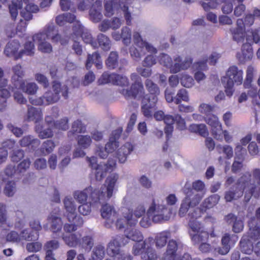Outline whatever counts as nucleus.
<instances>
[{
	"label": "nucleus",
	"instance_id": "obj_15",
	"mask_svg": "<svg viewBox=\"0 0 260 260\" xmlns=\"http://www.w3.org/2000/svg\"><path fill=\"white\" fill-rule=\"evenodd\" d=\"M173 63L171 69V73L176 74L182 70H187L191 66L192 60L190 57H186L182 59L179 55H176L173 58Z\"/></svg>",
	"mask_w": 260,
	"mask_h": 260
},
{
	"label": "nucleus",
	"instance_id": "obj_13",
	"mask_svg": "<svg viewBox=\"0 0 260 260\" xmlns=\"http://www.w3.org/2000/svg\"><path fill=\"white\" fill-rule=\"evenodd\" d=\"M102 217L106 220L105 226L107 228H110L117 218V213L114 207L110 204L103 205L101 209Z\"/></svg>",
	"mask_w": 260,
	"mask_h": 260
},
{
	"label": "nucleus",
	"instance_id": "obj_24",
	"mask_svg": "<svg viewBox=\"0 0 260 260\" xmlns=\"http://www.w3.org/2000/svg\"><path fill=\"white\" fill-rule=\"evenodd\" d=\"M43 119V114L41 110L32 106L28 107L26 115L27 121H32L37 124Z\"/></svg>",
	"mask_w": 260,
	"mask_h": 260
},
{
	"label": "nucleus",
	"instance_id": "obj_47",
	"mask_svg": "<svg viewBox=\"0 0 260 260\" xmlns=\"http://www.w3.org/2000/svg\"><path fill=\"white\" fill-rule=\"evenodd\" d=\"M118 55L117 52H111L106 60V65L110 69H115L118 65Z\"/></svg>",
	"mask_w": 260,
	"mask_h": 260
},
{
	"label": "nucleus",
	"instance_id": "obj_32",
	"mask_svg": "<svg viewBox=\"0 0 260 260\" xmlns=\"http://www.w3.org/2000/svg\"><path fill=\"white\" fill-rule=\"evenodd\" d=\"M19 144L22 147L31 146L32 149H36L40 144V141L31 135L23 137L20 141Z\"/></svg>",
	"mask_w": 260,
	"mask_h": 260
},
{
	"label": "nucleus",
	"instance_id": "obj_29",
	"mask_svg": "<svg viewBox=\"0 0 260 260\" xmlns=\"http://www.w3.org/2000/svg\"><path fill=\"white\" fill-rule=\"evenodd\" d=\"M20 47V43L17 40L10 41L6 46L4 53L7 56H14L16 59V56H18L17 52Z\"/></svg>",
	"mask_w": 260,
	"mask_h": 260
},
{
	"label": "nucleus",
	"instance_id": "obj_22",
	"mask_svg": "<svg viewBox=\"0 0 260 260\" xmlns=\"http://www.w3.org/2000/svg\"><path fill=\"white\" fill-rule=\"evenodd\" d=\"M63 203L66 210L64 216L68 221L72 220L73 217H74V213H76V205L73 199L70 197H66L64 199Z\"/></svg>",
	"mask_w": 260,
	"mask_h": 260
},
{
	"label": "nucleus",
	"instance_id": "obj_45",
	"mask_svg": "<svg viewBox=\"0 0 260 260\" xmlns=\"http://www.w3.org/2000/svg\"><path fill=\"white\" fill-rule=\"evenodd\" d=\"M230 237L229 234H225L221 239L222 247L218 248V252L222 255L227 254L231 248Z\"/></svg>",
	"mask_w": 260,
	"mask_h": 260
},
{
	"label": "nucleus",
	"instance_id": "obj_64",
	"mask_svg": "<svg viewBox=\"0 0 260 260\" xmlns=\"http://www.w3.org/2000/svg\"><path fill=\"white\" fill-rule=\"evenodd\" d=\"M119 146V142L116 138H110L109 142L105 145V149L109 153L113 152Z\"/></svg>",
	"mask_w": 260,
	"mask_h": 260
},
{
	"label": "nucleus",
	"instance_id": "obj_63",
	"mask_svg": "<svg viewBox=\"0 0 260 260\" xmlns=\"http://www.w3.org/2000/svg\"><path fill=\"white\" fill-rule=\"evenodd\" d=\"M181 85L186 88H190L194 85V80L192 77L187 74H182L180 79Z\"/></svg>",
	"mask_w": 260,
	"mask_h": 260
},
{
	"label": "nucleus",
	"instance_id": "obj_49",
	"mask_svg": "<svg viewBox=\"0 0 260 260\" xmlns=\"http://www.w3.org/2000/svg\"><path fill=\"white\" fill-rule=\"evenodd\" d=\"M252 36L246 37V42L252 45L253 43L260 44V27L252 30Z\"/></svg>",
	"mask_w": 260,
	"mask_h": 260
},
{
	"label": "nucleus",
	"instance_id": "obj_33",
	"mask_svg": "<svg viewBox=\"0 0 260 260\" xmlns=\"http://www.w3.org/2000/svg\"><path fill=\"white\" fill-rule=\"evenodd\" d=\"M52 128L53 127L48 126L47 127L44 128L42 125L38 123L36 125L35 131L38 134L39 137L41 139H44L52 138L53 136Z\"/></svg>",
	"mask_w": 260,
	"mask_h": 260
},
{
	"label": "nucleus",
	"instance_id": "obj_55",
	"mask_svg": "<svg viewBox=\"0 0 260 260\" xmlns=\"http://www.w3.org/2000/svg\"><path fill=\"white\" fill-rule=\"evenodd\" d=\"M255 70L252 66H249L246 70V78L244 82V86L245 88H249L253 81V77Z\"/></svg>",
	"mask_w": 260,
	"mask_h": 260
},
{
	"label": "nucleus",
	"instance_id": "obj_36",
	"mask_svg": "<svg viewBox=\"0 0 260 260\" xmlns=\"http://www.w3.org/2000/svg\"><path fill=\"white\" fill-rule=\"evenodd\" d=\"M101 56L99 53L95 52L92 54H88L87 59L86 63V67L87 70L89 69L92 64L94 63L98 69L102 68V62L99 60Z\"/></svg>",
	"mask_w": 260,
	"mask_h": 260
},
{
	"label": "nucleus",
	"instance_id": "obj_18",
	"mask_svg": "<svg viewBox=\"0 0 260 260\" xmlns=\"http://www.w3.org/2000/svg\"><path fill=\"white\" fill-rule=\"evenodd\" d=\"M115 165L113 160H108L106 164L100 163L93 169L95 170V178L97 180L101 181L106 175L107 173L111 171Z\"/></svg>",
	"mask_w": 260,
	"mask_h": 260
},
{
	"label": "nucleus",
	"instance_id": "obj_3",
	"mask_svg": "<svg viewBox=\"0 0 260 260\" xmlns=\"http://www.w3.org/2000/svg\"><path fill=\"white\" fill-rule=\"evenodd\" d=\"M205 184L201 180L192 182L191 187L184 190L185 197L182 200L178 215L182 217L185 216L189 209L198 206L206 192Z\"/></svg>",
	"mask_w": 260,
	"mask_h": 260
},
{
	"label": "nucleus",
	"instance_id": "obj_14",
	"mask_svg": "<svg viewBox=\"0 0 260 260\" xmlns=\"http://www.w3.org/2000/svg\"><path fill=\"white\" fill-rule=\"evenodd\" d=\"M101 83L102 84L111 83L121 86H126L129 84L126 77L114 73L110 75L107 73L103 74L101 79Z\"/></svg>",
	"mask_w": 260,
	"mask_h": 260
},
{
	"label": "nucleus",
	"instance_id": "obj_43",
	"mask_svg": "<svg viewBox=\"0 0 260 260\" xmlns=\"http://www.w3.org/2000/svg\"><path fill=\"white\" fill-rule=\"evenodd\" d=\"M99 45L104 51H108L111 48V41L109 38L103 34H100L97 36Z\"/></svg>",
	"mask_w": 260,
	"mask_h": 260
},
{
	"label": "nucleus",
	"instance_id": "obj_8",
	"mask_svg": "<svg viewBox=\"0 0 260 260\" xmlns=\"http://www.w3.org/2000/svg\"><path fill=\"white\" fill-rule=\"evenodd\" d=\"M243 71L236 66L230 67L222 79V82H228L229 86L241 85L243 83Z\"/></svg>",
	"mask_w": 260,
	"mask_h": 260
},
{
	"label": "nucleus",
	"instance_id": "obj_62",
	"mask_svg": "<svg viewBox=\"0 0 260 260\" xmlns=\"http://www.w3.org/2000/svg\"><path fill=\"white\" fill-rule=\"evenodd\" d=\"M206 2L202 4L204 9L207 11L212 9L216 8L222 2V0H205Z\"/></svg>",
	"mask_w": 260,
	"mask_h": 260
},
{
	"label": "nucleus",
	"instance_id": "obj_23",
	"mask_svg": "<svg viewBox=\"0 0 260 260\" xmlns=\"http://www.w3.org/2000/svg\"><path fill=\"white\" fill-rule=\"evenodd\" d=\"M134 43L139 48H145V49L151 53H155L157 50L151 44L143 41L141 36L138 32H135L133 35Z\"/></svg>",
	"mask_w": 260,
	"mask_h": 260
},
{
	"label": "nucleus",
	"instance_id": "obj_42",
	"mask_svg": "<svg viewBox=\"0 0 260 260\" xmlns=\"http://www.w3.org/2000/svg\"><path fill=\"white\" fill-rule=\"evenodd\" d=\"M39 233L37 232L30 231L29 229H24L20 233L21 240L27 241H32L37 240L39 238Z\"/></svg>",
	"mask_w": 260,
	"mask_h": 260
},
{
	"label": "nucleus",
	"instance_id": "obj_1",
	"mask_svg": "<svg viewBox=\"0 0 260 260\" xmlns=\"http://www.w3.org/2000/svg\"><path fill=\"white\" fill-rule=\"evenodd\" d=\"M251 174L246 173L240 177L235 184L230 187V189L224 193V198L226 202H230L241 198L244 190L245 189L244 197L245 201L248 202L252 196L255 198L260 195V187L257 186L251 183Z\"/></svg>",
	"mask_w": 260,
	"mask_h": 260
},
{
	"label": "nucleus",
	"instance_id": "obj_30",
	"mask_svg": "<svg viewBox=\"0 0 260 260\" xmlns=\"http://www.w3.org/2000/svg\"><path fill=\"white\" fill-rule=\"evenodd\" d=\"M52 89L53 92L60 98V94L67 99L68 98L69 88L66 85H62L57 81H54L52 83Z\"/></svg>",
	"mask_w": 260,
	"mask_h": 260
},
{
	"label": "nucleus",
	"instance_id": "obj_16",
	"mask_svg": "<svg viewBox=\"0 0 260 260\" xmlns=\"http://www.w3.org/2000/svg\"><path fill=\"white\" fill-rule=\"evenodd\" d=\"M46 35L42 32L34 35L32 37L33 42L38 45L39 51L43 53H50L52 51V47L50 43L47 42Z\"/></svg>",
	"mask_w": 260,
	"mask_h": 260
},
{
	"label": "nucleus",
	"instance_id": "obj_4",
	"mask_svg": "<svg viewBox=\"0 0 260 260\" xmlns=\"http://www.w3.org/2000/svg\"><path fill=\"white\" fill-rule=\"evenodd\" d=\"M172 213V208L168 209L167 206L164 204V199L160 196H155L152 199L146 213L140 222L141 226L147 228L153 222L158 223L164 220H168Z\"/></svg>",
	"mask_w": 260,
	"mask_h": 260
},
{
	"label": "nucleus",
	"instance_id": "obj_52",
	"mask_svg": "<svg viewBox=\"0 0 260 260\" xmlns=\"http://www.w3.org/2000/svg\"><path fill=\"white\" fill-rule=\"evenodd\" d=\"M158 58L159 63L169 68L171 72V69L173 63L172 58L167 54L161 53L159 55Z\"/></svg>",
	"mask_w": 260,
	"mask_h": 260
},
{
	"label": "nucleus",
	"instance_id": "obj_35",
	"mask_svg": "<svg viewBox=\"0 0 260 260\" xmlns=\"http://www.w3.org/2000/svg\"><path fill=\"white\" fill-rule=\"evenodd\" d=\"M241 251L245 254H250L253 251V246L251 240L247 236H244L240 242Z\"/></svg>",
	"mask_w": 260,
	"mask_h": 260
},
{
	"label": "nucleus",
	"instance_id": "obj_58",
	"mask_svg": "<svg viewBox=\"0 0 260 260\" xmlns=\"http://www.w3.org/2000/svg\"><path fill=\"white\" fill-rule=\"evenodd\" d=\"M54 143L52 140L44 141L41 147V151L44 155L50 153L55 148Z\"/></svg>",
	"mask_w": 260,
	"mask_h": 260
},
{
	"label": "nucleus",
	"instance_id": "obj_48",
	"mask_svg": "<svg viewBox=\"0 0 260 260\" xmlns=\"http://www.w3.org/2000/svg\"><path fill=\"white\" fill-rule=\"evenodd\" d=\"M105 254V247L102 245H98L92 250L91 259L93 260H102L104 258Z\"/></svg>",
	"mask_w": 260,
	"mask_h": 260
},
{
	"label": "nucleus",
	"instance_id": "obj_61",
	"mask_svg": "<svg viewBox=\"0 0 260 260\" xmlns=\"http://www.w3.org/2000/svg\"><path fill=\"white\" fill-rule=\"evenodd\" d=\"M81 36L85 43L90 44L93 48L98 47V43L94 41L91 35L88 31L86 30L83 32Z\"/></svg>",
	"mask_w": 260,
	"mask_h": 260
},
{
	"label": "nucleus",
	"instance_id": "obj_50",
	"mask_svg": "<svg viewBox=\"0 0 260 260\" xmlns=\"http://www.w3.org/2000/svg\"><path fill=\"white\" fill-rule=\"evenodd\" d=\"M169 236V234L166 232L157 234L155 239L156 247L158 248L164 247L167 243Z\"/></svg>",
	"mask_w": 260,
	"mask_h": 260
},
{
	"label": "nucleus",
	"instance_id": "obj_54",
	"mask_svg": "<svg viewBox=\"0 0 260 260\" xmlns=\"http://www.w3.org/2000/svg\"><path fill=\"white\" fill-rule=\"evenodd\" d=\"M109 255L113 257L114 260H132L133 257L127 253H125L123 251L120 250H116L114 252L109 253Z\"/></svg>",
	"mask_w": 260,
	"mask_h": 260
},
{
	"label": "nucleus",
	"instance_id": "obj_34",
	"mask_svg": "<svg viewBox=\"0 0 260 260\" xmlns=\"http://www.w3.org/2000/svg\"><path fill=\"white\" fill-rule=\"evenodd\" d=\"M62 239L64 243L70 247H76L79 243L80 237L76 233L63 234Z\"/></svg>",
	"mask_w": 260,
	"mask_h": 260
},
{
	"label": "nucleus",
	"instance_id": "obj_9",
	"mask_svg": "<svg viewBox=\"0 0 260 260\" xmlns=\"http://www.w3.org/2000/svg\"><path fill=\"white\" fill-rule=\"evenodd\" d=\"M158 98L153 95L144 96L141 103V112L147 118H152L154 111L156 110V103Z\"/></svg>",
	"mask_w": 260,
	"mask_h": 260
},
{
	"label": "nucleus",
	"instance_id": "obj_25",
	"mask_svg": "<svg viewBox=\"0 0 260 260\" xmlns=\"http://www.w3.org/2000/svg\"><path fill=\"white\" fill-rule=\"evenodd\" d=\"M13 75L11 77V82L13 85L17 88L19 83L23 80L22 78L24 76V72L20 64H16L12 68Z\"/></svg>",
	"mask_w": 260,
	"mask_h": 260
},
{
	"label": "nucleus",
	"instance_id": "obj_12",
	"mask_svg": "<svg viewBox=\"0 0 260 260\" xmlns=\"http://www.w3.org/2000/svg\"><path fill=\"white\" fill-rule=\"evenodd\" d=\"M233 40L238 44H244L246 37V30L244 28L243 19H238L236 21V27L230 29Z\"/></svg>",
	"mask_w": 260,
	"mask_h": 260
},
{
	"label": "nucleus",
	"instance_id": "obj_21",
	"mask_svg": "<svg viewBox=\"0 0 260 260\" xmlns=\"http://www.w3.org/2000/svg\"><path fill=\"white\" fill-rule=\"evenodd\" d=\"M134 146L129 142L125 143L117 151V157L120 163H124L128 155L134 150Z\"/></svg>",
	"mask_w": 260,
	"mask_h": 260
},
{
	"label": "nucleus",
	"instance_id": "obj_59",
	"mask_svg": "<svg viewBox=\"0 0 260 260\" xmlns=\"http://www.w3.org/2000/svg\"><path fill=\"white\" fill-rule=\"evenodd\" d=\"M120 240L121 236H117L109 243L108 245V251L109 253L114 252L116 250H120L119 247L121 246L120 243Z\"/></svg>",
	"mask_w": 260,
	"mask_h": 260
},
{
	"label": "nucleus",
	"instance_id": "obj_26",
	"mask_svg": "<svg viewBox=\"0 0 260 260\" xmlns=\"http://www.w3.org/2000/svg\"><path fill=\"white\" fill-rule=\"evenodd\" d=\"M253 56L251 45L245 43L243 44L241 53H238L237 57L240 62L243 63L252 58Z\"/></svg>",
	"mask_w": 260,
	"mask_h": 260
},
{
	"label": "nucleus",
	"instance_id": "obj_5",
	"mask_svg": "<svg viewBox=\"0 0 260 260\" xmlns=\"http://www.w3.org/2000/svg\"><path fill=\"white\" fill-rule=\"evenodd\" d=\"M188 216L190 218L189 222V234L194 244L206 241L208 238V234L205 230L203 225L197 220V213L193 208L189 209Z\"/></svg>",
	"mask_w": 260,
	"mask_h": 260
},
{
	"label": "nucleus",
	"instance_id": "obj_2",
	"mask_svg": "<svg viewBox=\"0 0 260 260\" xmlns=\"http://www.w3.org/2000/svg\"><path fill=\"white\" fill-rule=\"evenodd\" d=\"M251 174L246 173L240 177L235 184L230 187V189L224 193V198L226 202H230L241 198L244 190L245 189L244 197L245 201L248 202L252 196L255 198L260 195V187L257 186L251 183Z\"/></svg>",
	"mask_w": 260,
	"mask_h": 260
},
{
	"label": "nucleus",
	"instance_id": "obj_27",
	"mask_svg": "<svg viewBox=\"0 0 260 260\" xmlns=\"http://www.w3.org/2000/svg\"><path fill=\"white\" fill-rule=\"evenodd\" d=\"M17 88L29 95L35 94L39 89V87L36 83L28 82L24 80L19 83Z\"/></svg>",
	"mask_w": 260,
	"mask_h": 260
},
{
	"label": "nucleus",
	"instance_id": "obj_28",
	"mask_svg": "<svg viewBox=\"0 0 260 260\" xmlns=\"http://www.w3.org/2000/svg\"><path fill=\"white\" fill-rule=\"evenodd\" d=\"M102 5L100 2H95L89 10V17L93 22H99L103 18L101 13Z\"/></svg>",
	"mask_w": 260,
	"mask_h": 260
},
{
	"label": "nucleus",
	"instance_id": "obj_41",
	"mask_svg": "<svg viewBox=\"0 0 260 260\" xmlns=\"http://www.w3.org/2000/svg\"><path fill=\"white\" fill-rule=\"evenodd\" d=\"M35 53V45L32 42L27 41L25 43L24 49L18 53V56H16V59L22 57L23 55L28 56L34 55Z\"/></svg>",
	"mask_w": 260,
	"mask_h": 260
},
{
	"label": "nucleus",
	"instance_id": "obj_11",
	"mask_svg": "<svg viewBox=\"0 0 260 260\" xmlns=\"http://www.w3.org/2000/svg\"><path fill=\"white\" fill-rule=\"evenodd\" d=\"M120 93L126 98L139 99L145 96V91L141 82L133 83L130 89H122Z\"/></svg>",
	"mask_w": 260,
	"mask_h": 260
},
{
	"label": "nucleus",
	"instance_id": "obj_10",
	"mask_svg": "<svg viewBox=\"0 0 260 260\" xmlns=\"http://www.w3.org/2000/svg\"><path fill=\"white\" fill-rule=\"evenodd\" d=\"M59 96L51 90L46 91L41 97L37 99L30 98L29 101L35 105H49L57 102L59 100Z\"/></svg>",
	"mask_w": 260,
	"mask_h": 260
},
{
	"label": "nucleus",
	"instance_id": "obj_51",
	"mask_svg": "<svg viewBox=\"0 0 260 260\" xmlns=\"http://www.w3.org/2000/svg\"><path fill=\"white\" fill-rule=\"evenodd\" d=\"M190 128L192 132L198 133L203 137H207L208 134V131L206 126L204 124H194L190 126Z\"/></svg>",
	"mask_w": 260,
	"mask_h": 260
},
{
	"label": "nucleus",
	"instance_id": "obj_44",
	"mask_svg": "<svg viewBox=\"0 0 260 260\" xmlns=\"http://www.w3.org/2000/svg\"><path fill=\"white\" fill-rule=\"evenodd\" d=\"M220 200V197L217 194L210 196L204 200L202 203V207L205 209H210L216 205Z\"/></svg>",
	"mask_w": 260,
	"mask_h": 260
},
{
	"label": "nucleus",
	"instance_id": "obj_19",
	"mask_svg": "<svg viewBox=\"0 0 260 260\" xmlns=\"http://www.w3.org/2000/svg\"><path fill=\"white\" fill-rule=\"evenodd\" d=\"M260 222V207L255 212V217L251 219L248 224L249 226V236L251 239H257L260 238V228L256 223L255 219Z\"/></svg>",
	"mask_w": 260,
	"mask_h": 260
},
{
	"label": "nucleus",
	"instance_id": "obj_17",
	"mask_svg": "<svg viewBox=\"0 0 260 260\" xmlns=\"http://www.w3.org/2000/svg\"><path fill=\"white\" fill-rule=\"evenodd\" d=\"M59 209H57L55 213L52 212L48 217L50 225V230L53 234L57 236L59 235L63 224L61 218L57 213Z\"/></svg>",
	"mask_w": 260,
	"mask_h": 260
},
{
	"label": "nucleus",
	"instance_id": "obj_7",
	"mask_svg": "<svg viewBox=\"0 0 260 260\" xmlns=\"http://www.w3.org/2000/svg\"><path fill=\"white\" fill-rule=\"evenodd\" d=\"M130 1L131 0H112L107 2L105 5L106 15L111 16L115 11L121 9L124 13L127 24L130 25L132 17L128 8V4Z\"/></svg>",
	"mask_w": 260,
	"mask_h": 260
},
{
	"label": "nucleus",
	"instance_id": "obj_20",
	"mask_svg": "<svg viewBox=\"0 0 260 260\" xmlns=\"http://www.w3.org/2000/svg\"><path fill=\"white\" fill-rule=\"evenodd\" d=\"M118 177V175L117 174H111L106 179L107 186L102 187V192L106 193V197L108 199H109L112 196L113 189Z\"/></svg>",
	"mask_w": 260,
	"mask_h": 260
},
{
	"label": "nucleus",
	"instance_id": "obj_38",
	"mask_svg": "<svg viewBox=\"0 0 260 260\" xmlns=\"http://www.w3.org/2000/svg\"><path fill=\"white\" fill-rule=\"evenodd\" d=\"M22 0H12L9 5V13L13 20H15L18 13V10L22 8Z\"/></svg>",
	"mask_w": 260,
	"mask_h": 260
},
{
	"label": "nucleus",
	"instance_id": "obj_40",
	"mask_svg": "<svg viewBox=\"0 0 260 260\" xmlns=\"http://www.w3.org/2000/svg\"><path fill=\"white\" fill-rule=\"evenodd\" d=\"M145 85L147 91L149 92V94H146L145 95L149 96L154 95L156 98H157V95L160 93V91L157 84L148 79L145 81Z\"/></svg>",
	"mask_w": 260,
	"mask_h": 260
},
{
	"label": "nucleus",
	"instance_id": "obj_57",
	"mask_svg": "<svg viewBox=\"0 0 260 260\" xmlns=\"http://www.w3.org/2000/svg\"><path fill=\"white\" fill-rule=\"evenodd\" d=\"M145 48H139L133 47L130 49V54L133 59L139 61L141 58L145 54Z\"/></svg>",
	"mask_w": 260,
	"mask_h": 260
},
{
	"label": "nucleus",
	"instance_id": "obj_53",
	"mask_svg": "<svg viewBox=\"0 0 260 260\" xmlns=\"http://www.w3.org/2000/svg\"><path fill=\"white\" fill-rule=\"evenodd\" d=\"M91 188H86L83 191H76L74 193V197L80 203H85L88 197V192Z\"/></svg>",
	"mask_w": 260,
	"mask_h": 260
},
{
	"label": "nucleus",
	"instance_id": "obj_31",
	"mask_svg": "<svg viewBox=\"0 0 260 260\" xmlns=\"http://www.w3.org/2000/svg\"><path fill=\"white\" fill-rule=\"evenodd\" d=\"M124 236L134 241L141 243L143 239L142 233L138 230L133 228H127L124 231Z\"/></svg>",
	"mask_w": 260,
	"mask_h": 260
},
{
	"label": "nucleus",
	"instance_id": "obj_6",
	"mask_svg": "<svg viewBox=\"0 0 260 260\" xmlns=\"http://www.w3.org/2000/svg\"><path fill=\"white\" fill-rule=\"evenodd\" d=\"M153 238L149 237L142 243H136L132 248V253L135 255H141L142 260H156L157 255L155 250L149 245Z\"/></svg>",
	"mask_w": 260,
	"mask_h": 260
},
{
	"label": "nucleus",
	"instance_id": "obj_37",
	"mask_svg": "<svg viewBox=\"0 0 260 260\" xmlns=\"http://www.w3.org/2000/svg\"><path fill=\"white\" fill-rule=\"evenodd\" d=\"M85 129L81 121L77 119L73 122L71 130L68 132V137H72L75 134L83 133Z\"/></svg>",
	"mask_w": 260,
	"mask_h": 260
},
{
	"label": "nucleus",
	"instance_id": "obj_56",
	"mask_svg": "<svg viewBox=\"0 0 260 260\" xmlns=\"http://www.w3.org/2000/svg\"><path fill=\"white\" fill-rule=\"evenodd\" d=\"M16 184L14 181H10L8 182L4 188V194L9 197H13L16 191Z\"/></svg>",
	"mask_w": 260,
	"mask_h": 260
},
{
	"label": "nucleus",
	"instance_id": "obj_60",
	"mask_svg": "<svg viewBox=\"0 0 260 260\" xmlns=\"http://www.w3.org/2000/svg\"><path fill=\"white\" fill-rule=\"evenodd\" d=\"M78 143L82 148L86 149L90 146L92 140L90 136L81 135L78 137Z\"/></svg>",
	"mask_w": 260,
	"mask_h": 260
},
{
	"label": "nucleus",
	"instance_id": "obj_39",
	"mask_svg": "<svg viewBox=\"0 0 260 260\" xmlns=\"http://www.w3.org/2000/svg\"><path fill=\"white\" fill-rule=\"evenodd\" d=\"M88 188L91 189V191L88 192V195L90 194V197L93 202H99L101 203V201L108 200L106 197V193L102 192V187L100 190L95 189H93L92 187H89Z\"/></svg>",
	"mask_w": 260,
	"mask_h": 260
},
{
	"label": "nucleus",
	"instance_id": "obj_46",
	"mask_svg": "<svg viewBox=\"0 0 260 260\" xmlns=\"http://www.w3.org/2000/svg\"><path fill=\"white\" fill-rule=\"evenodd\" d=\"M181 101L188 102L189 101L188 91L184 88L179 89L175 97H174V103L176 104H180Z\"/></svg>",
	"mask_w": 260,
	"mask_h": 260
}]
</instances>
